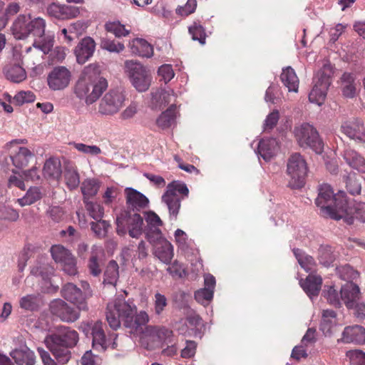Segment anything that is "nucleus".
I'll return each instance as SVG.
<instances>
[{
    "mask_svg": "<svg viewBox=\"0 0 365 365\" xmlns=\"http://www.w3.org/2000/svg\"><path fill=\"white\" fill-rule=\"evenodd\" d=\"M70 244L76 251L78 257L85 258L88 245L82 239L81 235L77 232L71 226H70Z\"/></svg>",
    "mask_w": 365,
    "mask_h": 365,
    "instance_id": "30",
    "label": "nucleus"
},
{
    "mask_svg": "<svg viewBox=\"0 0 365 365\" xmlns=\"http://www.w3.org/2000/svg\"><path fill=\"white\" fill-rule=\"evenodd\" d=\"M359 294V286L351 282H346L340 289L341 299L344 302L347 309L352 308Z\"/></svg>",
    "mask_w": 365,
    "mask_h": 365,
    "instance_id": "21",
    "label": "nucleus"
},
{
    "mask_svg": "<svg viewBox=\"0 0 365 365\" xmlns=\"http://www.w3.org/2000/svg\"><path fill=\"white\" fill-rule=\"evenodd\" d=\"M294 136L302 148L309 147L316 153H320L323 150V143L319 138L317 130L309 123H302L295 127Z\"/></svg>",
    "mask_w": 365,
    "mask_h": 365,
    "instance_id": "11",
    "label": "nucleus"
},
{
    "mask_svg": "<svg viewBox=\"0 0 365 365\" xmlns=\"http://www.w3.org/2000/svg\"><path fill=\"white\" fill-rule=\"evenodd\" d=\"M105 29L108 32L114 34L115 36L118 38L126 36L130 34V31L126 29L125 26L119 21H108L106 23Z\"/></svg>",
    "mask_w": 365,
    "mask_h": 365,
    "instance_id": "45",
    "label": "nucleus"
},
{
    "mask_svg": "<svg viewBox=\"0 0 365 365\" xmlns=\"http://www.w3.org/2000/svg\"><path fill=\"white\" fill-rule=\"evenodd\" d=\"M315 203L320 207L322 216L336 220L343 219L348 225L354 223V218L347 215L348 202L344 193L334 194L329 185L324 184L319 187Z\"/></svg>",
    "mask_w": 365,
    "mask_h": 365,
    "instance_id": "2",
    "label": "nucleus"
},
{
    "mask_svg": "<svg viewBox=\"0 0 365 365\" xmlns=\"http://www.w3.org/2000/svg\"><path fill=\"white\" fill-rule=\"evenodd\" d=\"M307 164L298 153L292 154L287 163V174L289 176L288 187L291 189L302 188L305 184Z\"/></svg>",
    "mask_w": 365,
    "mask_h": 365,
    "instance_id": "8",
    "label": "nucleus"
},
{
    "mask_svg": "<svg viewBox=\"0 0 365 365\" xmlns=\"http://www.w3.org/2000/svg\"><path fill=\"white\" fill-rule=\"evenodd\" d=\"M322 284L321 276L316 274H309L304 281L300 282L301 287L311 299L318 296Z\"/></svg>",
    "mask_w": 365,
    "mask_h": 365,
    "instance_id": "22",
    "label": "nucleus"
},
{
    "mask_svg": "<svg viewBox=\"0 0 365 365\" xmlns=\"http://www.w3.org/2000/svg\"><path fill=\"white\" fill-rule=\"evenodd\" d=\"M329 86L314 81V86L309 94V100L310 102L316 103L319 106L324 103Z\"/></svg>",
    "mask_w": 365,
    "mask_h": 365,
    "instance_id": "33",
    "label": "nucleus"
},
{
    "mask_svg": "<svg viewBox=\"0 0 365 365\" xmlns=\"http://www.w3.org/2000/svg\"><path fill=\"white\" fill-rule=\"evenodd\" d=\"M343 158L350 167L365 174V159L356 150L346 148L344 150Z\"/></svg>",
    "mask_w": 365,
    "mask_h": 365,
    "instance_id": "26",
    "label": "nucleus"
},
{
    "mask_svg": "<svg viewBox=\"0 0 365 365\" xmlns=\"http://www.w3.org/2000/svg\"><path fill=\"white\" fill-rule=\"evenodd\" d=\"M279 118V113L278 110H275L270 113L266 118L264 123V130H272L276 125Z\"/></svg>",
    "mask_w": 365,
    "mask_h": 365,
    "instance_id": "63",
    "label": "nucleus"
},
{
    "mask_svg": "<svg viewBox=\"0 0 365 365\" xmlns=\"http://www.w3.org/2000/svg\"><path fill=\"white\" fill-rule=\"evenodd\" d=\"M318 259L324 267L330 266L335 260V255L330 246L322 245L318 250Z\"/></svg>",
    "mask_w": 365,
    "mask_h": 365,
    "instance_id": "42",
    "label": "nucleus"
},
{
    "mask_svg": "<svg viewBox=\"0 0 365 365\" xmlns=\"http://www.w3.org/2000/svg\"><path fill=\"white\" fill-rule=\"evenodd\" d=\"M118 264L115 260H110L106 269L104 272V280L105 284H109L115 285L118 277Z\"/></svg>",
    "mask_w": 365,
    "mask_h": 365,
    "instance_id": "40",
    "label": "nucleus"
},
{
    "mask_svg": "<svg viewBox=\"0 0 365 365\" xmlns=\"http://www.w3.org/2000/svg\"><path fill=\"white\" fill-rule=\"evenodd\" d=\"M84 203L86 210L93 219L95 220L102 219L104 209L100 204L88 201V200H84Z\"/></svg>",
    "mask_w": 365,
    "mask_h": 365,
    "instance_id": "49",
    "label": "nucleus"
},
{
    "mask_svg": "<svg viewBox=\"0 0 365 365\" xmlns=\"http://www.w3.org/2000/svg\"><path fill=\"white\" fill-rule=\"evenodd\" d=\"M33 155V153L27 148L19 147L15 154L10 155V159L16 168H21L28 165Z\"/></svg>",
    "mask_w": 365,
    "mask_h": 365,
    "instance_id": "35",
    "label": "nucleus"
},
{
    "mask_svg": "<svg viewBox=\"0 0 365 365\" xmlns=\"http://www.w3.org/2000/svg\"><path fill=\"white\" fill-rule=\"evenodd\" d=\"M95 50L96 43L91 37L86 36L82 38L73 51L77 63L84 64L93 56Z\"/></svg>",
    "mask_w": 365,
    "mask_h": 365,
    "instance_id": "16",
    "label": "nucleus"
},
{
    "mask_svg": "<svg viewBox=\"0 0 365 365\" xmlns=\"http://www.w3.org/2000/svg\"><path fill=\"white\" fill-rule=\"evenodd\" d=\"M39 294H28L20 299L19 306L24 309L33 311L37 309L39 305Z\"/></svg>",
    "mask_w": 365,
    "mask_h": 365,
    "instance_id": "46",
    "label": "nucleus"
},
{
    "mask_svg": "<svg viewBox=\"0 0 365 365\" xmlns=\"http://www.w3.org/2000/svg\"><path fill=\"white\" fill-rule=\"evenodd\" d=\"M6 77L14 83H20L26 79L25 70L19 65H12L4 69Z\"/></svg>",
    "mask_w": 365,
    "mask_h": 365,
    "instance_id": "38",
    "label": "nucleus"
},
{
    "mask_svg": "<svg viewBox=\"0 0 365 365\" xmlns=\"http://www.w3.org/2000/svg\"><path fill=\"white\" fill-rule=\"evenodd\" d=\"M148 321H123L128 331L141 338L150 336L168 345L173 342V331L165 327H156L147 325Z\"/></svg>",
    "mask_w": 365,
    "mask_h": 365,
    "instance_id": "3",
    "label": "nucleus"
},
{
    "mask_svg": "<svg viewBox=\"0 0 365 365\" xmlns=\"http://www.w3.org/2000/svg\"><path fill=\"white\" fill-rule=\"evenodd\" d=\"M158 73L165 83L170 81L175 76L172 66L168 64L161 66L158 68Z\"/></svg>",
    "mask_w": 365,
    "mask_h": 365,
    "instance_id": "64",
    "label": "nucleus"
},
{
    "mask_svg": "<svg viewBox=\"0 0 365 365\" xmlns=\"http://www.w3.org/2000/svg\"><path fill=\"white\" fill-rule=\"evenodd\" d=\"M93 348L98 351H105L108 344L102 321H96L92 327Z\"/></svg>",
    "mask_w": 365,
    "mask_h": 365,
    "instance_id": "23",
    "label": "nucleus"
},
{
    "mask_svg": "<svg viewBox=\"0 0 365 365\" xmlns=\"http://www.w3.org/2000/svg\"><path fill=\"white\" fill-rule=\"evenodd\" d=\"M293 253L302 268L306 272H312L315 269L317 263L313 257L305 254L298 248L293 249Z\"/></svg>",
    "mask_w": 365,
    "mask_h": 365,
    "instance_id": "36",
    "label": "nucleus"
},
{
    "mask_svg": "<svg viewBox=\"0 0 365 365\" xmlns=\"http://www.w3.org/2000/svg\"><path fill=\"white\" fill-rule=\"evenodd\" d=\"M46 22L42 18L32 19L30 16V22L28 26V39L32 41V45L47 54L53 46V40L49 36H45Z\"/></svg>",
    "mask_w": 365,
    "mask_h": 365,
    "instance_id": "6",
    "label": "nucleus"
},
{
    "mask_svg": "<svg viewBox=\"0 0 365 365\" xmlns=\"http://www.w3.org/2000/svg\"><path fill=\"white\" fill-rule=\"evenodd\" d=\"M19 217V212L13 207L2 205H0V219L9 222H16Z\"/></svg>",
    "mask_w": 365,
    "mask_h": 365,
    "instance_id": "54",
    "label": "nucleus"
},
{
    "mask_svg": "<svg viewBox=\"0 0 365 365\" xmlns=\"http://www.w3.org/2000/svg\"><path fill=\"white\" fill-rule=\"evenodd\" d=\"M345 182L346 190L351 195H355L360 194L361 190V182L354 175L346 176Z\"/></svg>",
    "mask_w": 365,
    "mask_h": 365,
    "instance_id": "55",
    "label": "nucleus"
},
{
    "mask_svg": "<svg viewBox=\"0 0 365 365\" xmlns=\"http://www.w3.org/2000/svg\"><path fill=\"white\" fill-rule=\"evenodd\" d=\"M138 45L137 46V48L140 56L146 58H150L153 56V48L145 40H138Z\"/></svg>",
    "mask_w": 365,
    "mask_h": 365,
    "instance_id": "61",
    "label": "nucleus"
},
{
    "mask_svg": "<svg viewBox=\"0 0 365 365\" xmlns=\"http://www.w3.org/2000/svg\"><path fill=\"white\" fill-rule=\"evenodd\" d=\"M341 341L344 343L364 344L365 329L359 325L346 327L342 333Z\"/></svg>",
    "mask_w": 365,
    "mask_h": 365,
    "instance_id": "20",
    "label": "nucleus"
},
{
    "mask_svg": "<svg viewBox=\"0 0 365 365\" xmlns=\"http://www.w3.org/2000/svg\"><path fill=\"white\" fill-rule=\"evenodd\" d=\"M125 95L121 88L110 89L101 99L98 113L103 115H113L123 106Z\"/></svg>",
    "mask_w": 365,
    "mask_h": 365,
    "instance_id": "12",
    "label": "nucleus"
},
{
    "mask_svg": "<svg viewBox=\"0 0 365 365\" xmlns=\"http://www.w3.org/2000/svg\"><path fill=\"white\" fill-rule=\"evenodd\" d=\"M145 220L147 223L145 228H159L163 225V222L159 216L153 211L145 212Z\"/></svg>",
    "mask_w": 365,
    "mask_h": 365,
    "instance_id": "60",
    "label": "nucleus"
},
{
    "mask_svg": "<svg viewBox=\"0 0 365 365\" xmlns=\"http://www.w3.org/2000/svg\"><path fill=\"white\" fill-rule=\"evenodd\" d=\"M50 309L54 316L61 319L63 318L65 314L68 312L67 304L60 299H57L51 302L50 304Z\"/></svg>",
    "mask_w": 365,
    "mask_h": 365,
    "instance_id": "51",
    "label": "nucleus"
},
{
    "mask_svg": "<svg viewBox=\"0 0 365 365\" xmlns=\"http://www.w3.org/2000/svg\"><path fill=\"white\" fill-rule=\"evenodd\" d=\"M108 86L107 80L101 75L100 66L97 63H90L81 72L75 85L74 93L90 106L100 98Z\"/></svg>",
    "mask_w": 365,
    "mask_h": 365,
    "instance_id": "1",
    "label": "nucleus"
},
{
    "mask_svg": "<svg viewBox=\"0 0 365 365\" xmlns=\"http://www.w3.org/2000/svg\"><path fill=\"white\" fill-rule=\"evenodd\" d=\"M196 7V0H187L185 6H179L176 9V13L182 16H187L193 13Z\"/></svg>",
    "mask_w": 365,
    "mask_h": 365,
    "instance_id": "62",
    "label": "nucleus"
},
{
    "mask_svg": "<svg viewBox=\"0 0 365 365\" xmlns=\"http://www.w3.org/2000/svg\"><path fill=\"white\" fill-rule=\"evenodd\" d=\"M280 78L284 86L288 88L289 92L298 91L299 79L292 68L289 66L284 69Z\"/></svg>",
    "mask_w": 365,
    "mask_h": 365,
    "instance_id": "34",
    "label": "nucleus"
},
{
    "mask_svg": "<svg viewBox=\"0 0 365 365\" xmlns=\"http://www.w3.org/2000/svg\"><path fill=\"white\" fill-rule=\"evenodd\" d=\"M47 82L53 91L63 90L68 85V69L65 66H56L48 73Z\"/></svg>",
    "mask_w": 365,
    "mask_h": 365,
    "instance_id": "15",
    "label": "nucleus"
},
{
    "mask_svg": "<svg viewBox=\"0 0 365 365\" xmlns=\"http://www.w3.org/2000/svg\"><path fill=\"white\" fill-rule=\"evenodd\" d=\"M45 342L57 361L66 364L68 361V337L53 334L46 337Z\"/></svg>",
    "mask_w": 365,
    "mask_h": 365,
    "instance_id": "13",
    "label": "nucleus"
},
{
    "mask_svg": "<svg viewBox=\"0 0 365 365\" xmlns=\"http://www.w3.org/2000/svg\"><path fill=\"white\" fill-rule=\"evenodd\" d=\"M145 237L150 244L155 247L160 244L162 240H166L162 235L160 228H145L144 230Z\"/></svg>",
    "mask_w": 365,
    "mask_h": 365,
    "instance_id": "57",
    "label": "nucleus"
},
{
    "mask_svg": "<svg viewBox=\"0 0 365 365\" xmlns=\"http://www.w3.org/2000/svg\"><path fill=\"white\" fill-rule=\"evenodd\" d=\"M43 196L42 188L37 186L30 187L25 195L16 200V202L21 206L31 205L40 200Z\"/></svg>",
    "mask_w": 365,
    "mask_h": 365,
    "instance_id": "29",
    "label": "nucleus"
},
{
    "mask_svg": "<svg viewBox=\"0 0 365 365\" xmlns=\"http://www.w3.org/2000/svg\"><path fill=\"white\" fill-rule=\"evenodd\" d=\"M322 296L330 304L334 306L340 304V297L334 286L324 285V289L322 290Z\"/></svg>",
    "mask_w": 365,
    "mask_h": 365,
    "instance_id": "50",
    "label": "nucleus"
},
{
    "mask_svg": "<svg viewBox=\"0 0 365 365\" xmlns=\"http://www.w3.org/2000/svg\"><path fill=\"white\" fill-rule=\"evenodd\" d=\"M153 98L159 105L166 106L175 100V96L172 89H161L153 93Z\"/></svg>",
    "mask_w": 365,
    "mask_h": 365,
    "instance_id": "43",
    "label": "nucleus"
},
{
    "mask_svg": "<svg viewBox=\"0 0 365 365\" xmlns=\"http://www.w3.org/2000/svg\"><path fill=\"white\" fill-rule=\"evenodd\" d=\"M346 356L353 365H365V352L361 350H350L346 352Z\"/></svg>",
    "mask_w": 365,
    "mask_h": 365,
    "instance_id": "59",
    "label": "nucleus"
},
{
    "mask_svg": "<svg viewBox=\"0 0 365 365\" xmlns=\"http://www.w3.org/2000/svg\"><path fill=\"white\" fill-rule=\"evenodd\" d=\"M126 195V204L133 211H140L148 207L149 200L145 195L132 187L125 190Z\"/></svg>",
    "mask_w": 365,
    "mask_h": 365,
    "instance_id": "18",
    "label": "nucleus"
},
{
    "mask_svg": "<svg viewBox=\"0 0 365 365\" xmlns=\"http://www.w3.org/2000/svg\"><path fill=\"white\" fill-rule=\"evenodd\" d=\"M278 149V143L275 138L262 139L257 147V153L265 161H269L275 155Z\"/></svg>",
    "mask_w": 365,
    "mask_h": 365,
    "instance_id": "24",
    "label": "nucleus"
},
{
    "mask_svg": "<svg viewBox=\"0 0 365 365\" xmlns=\"http://www.w3.org/2000/svg\"><path fill=\"white\" fill-rule=\"evenodd\" d=\"M154 248V255L156 257L165 264L170 263L174 253L173 247L169 241L162 240L160 244L156 245Z\"/></svg>",
    "mask_w": 365,
    "mask_h": 365,
    "instance_id": "28",
    "label": "nucleus"
},
{
    "mask_svg": "<svg viewBox=\"0 0 365 365\" xmlns=\"http://www.w3.org/2000/svg\"><path fill=\"white\" fill-rule=\"evenodd\" d=\"M101 46L103 50H106L112 53H120L125 49L123 43L108 38H103L101 42Z\"/></svg>",
    "mask_w": 365,
    "mask_h": 365,
    "instance_id": "53",
    "label": "nucleus"
},
{
    "mask_svg": "<svg viewBox=\"0 0 365 365\" xmlns=\"http://www.w3.org/2000/svg\"><path fill=\"white\" fill-rule=\"evenodd\" d=\"M148 319V314L141 311L137 313L136 306L131 302L117 297L107 305L106 319Z\"/></svg>",
    "mask_w": 365,
    "mask_h": 365,
    "instance_id": "4",
    "label": "nucleus"
},
{
    "mask_svg": "<svg viewBox=\"0 0 365 365\" xmlns=\"http://www.w3.org/2000/svg\"><path fill=\"white\" fill-rule=\"evenodd\" d=\"M101 252L97 246L93 245L91 250V255L88 260V268L91 274L93 277H98L101 274L102 269L98 259V253Z\"/></svg>",
    "mask_w": 365,
    "mask_h": 365,
    "instance_id": "39",
    "label": "nucleus"
},
{
    "mask_svg": "<svg viewBox=\"0 0 365 365\" xmlns=\"http://www.w3.org/2000/svg\"><path fill=\"white\" fill-rule=\"evenodd\" d=\"M62 174L61 163L58 158H50L43 168V175L48 180H58Z\"/></svg>",
    "mask_w": 365,
    "mask_h": 365,
    "instance_id": "25",
    "label": "nucleus"
},
{
    "mask_svg": "<svg viewBox=\"0 0 365 365\" xmlns=\"http://www.w3.org/2000/svg\"><path fill=\"white\" fill-rule=\"evenodd\" d=\"M341 133L349 139L365 143V124L360 118H353L342 123Z\"/></svg>",
    "mask_w": 365,
    "mask_h": 365,
    "instance_id": "14",
    "label": "nucleus"
},
{
    "mask_svg": "<svg viewBox=\"0 0 365 365\" xmlns=\"http://www.w3.org/2000/svg\"><path fill=\"white\" fill-rule=\"evenodd\" d=\"M91 295L89 284L81 281L78 285L70 283V319H78L81 312L87 309L86 299Z\"/></svg>",
    "mask_w": 365,
    "mask_h": 365,
    "instance_id": "10",
    "label": "nucleus"
},
{
    "mask_svg": "<svg viewBox=\"0 0 365 365\" xmlns=\"http://www.w3.org/2000/svg\"><path fill=\"white\" fill-rule=\"evenodd\" d=\"M35 98V95L31 91H20L14 96L11 103L16 106H21L24 103L34 102Z\"/></svg>",
    "mask_w": 365,
    "mask_h": 365,
    "instance_id": "58",
    "label": "nucleus"
},
{
    "mask_svg": "<svg viewBox=\"0 0 365 365\" xmlns=\"http://www.w3.org/2000/svg\"><path fill=\"white\" fill-rule=\"evenodd\" d=\"M334 75V68L329 62H325L322 67L318 71L315 81L326 84L327 86H330L331 83V78Z\"/></svg>",
    "mask_w": 365,
    "mask_h": 365,
    "instance_id": "37",
    "label": "nucleus"
},
{
    "mask_svg": "<svg viewBox=\"0 0 365 365\" xmlns=\"http://www.w3.org/2000/svg\"><path fill=\"white\" fill-rule=\"evenodd\" d=\"M340 90L344 98H354L359 91V82L356 81V75L345 72L340 78Z\"/></svg>",
    "mask_w": 365,
    "mask_h": 365,
    "instance_id": "17",
    "label": "nucleus"
},
{
    "mask_svg": "<svg viewBox=\"0 0 365 365\" xmlns=\"http://www.w3.org/2000/svg\"><path fill=\"white\" fill-rule=\"evenodd\" d=\"M337 274L339 277L343 279L348 281L356 279L359 277V272L355 270L349 264H345L336 268Z\"/></svg>",
    "mask_w": 365,
    "mask_h": 365,
    "instance_id": "48",
    "label": "nucleus"
},
{
    "mask_svg": "<svg viewBox=\"0 0 365 365\" xmlns=\"http://www.w3.org/2000/svg\"><path fill=\"white\" fill-rule=\"evenodd\" d=\"M187 185L180 181H173L167 185L162 201L167 205L170 217L176 220L181 206V200L188 195Z\"/></svg>",
    "mask_w": 365,
    "mask_h": 365,
    "instance_id": "7",
    "label": "nucleus"
},
{
    "mask_svg": "<svg viewBox=\"0 0 365 365\" xmlns=\"http://www.w3.org/2000/svg\"><path fill=\"white\" fill-rule=\"evenodd\" d=\"M49 16L57 19L65 20L68 19V7L58 3L50 4L47 9Z\"/></svg>",
    "mask_w": 365,
    "mask_h": 365,
    "instance_id": "41",
    "label": "nucleus"
},
{
    "mask_svg": "<svg viewBox=\"0 0 365 365\" xmlns=\"http://www.w3.org/2000/svg\"><path fill=\"white\" fill-rule=\"evenodd\" d=\"M92 231L98 237H104L108 232L110 227L108 222L103 220L102 219L96 220V222H92L91 223Z\"/></svg>",
    "mask_w": 365,
    "mask_h": 365,
    "instance_id": "56",
    "label": "nucleus"
},
{
    "mask_svg": "<svg viewBox=\"0 0 365 365\" xmlns=\"http://www.w3.org/2000/svg\"><path fill=\"white\" fill-rule=\"evenodd\" d=\"M53 271V267L45 260L41 258L32 267L31 274L36 277H41L43 280L47 281Z\"/></svg>",
    "mask_w": 365,
    "mask_h": 365,
    "instance_id": "31",
    "label": "nucleus"
},
{
    "mask_svg": "<svg viewBox=\"0 0 365 365\" xmlns=\"http://www.w3.org/2000/svg\"><path fill=\"white\" fill-rule=\"evenodd\" d=\"M176 122V106L172 104L157 119V125L162 129H166L175 125Z\"/></svg>",
    "mask_w": 365,
    "mask_h": 365,
    "instance_id": "32",
    "label": "nucleus"
},
{
    "mask_svg": "<svg viewBox=\"0 0 365 365\" xmlns=\"http://www.w3.org/2000/svg\"><path fill=\"white\" fill-rule=\"evenodd\" d=\"M215 278L211 274H206L204 279V288L195 292V299L202 304H207L213 298L215 287Z\"/></svg>",
    "mask_w": 365,
    "mask_h": 365,
    "instance_id": "19",
    "label": "nucleus"
},
{
    "mask_svg": "<svg viewBox=\"0 0 365 365\" xmlns=\"http://www.w3.org/2000/svg\"><path fill=\"white\" fill-rule=\"evenodd\" d=\"M189 34L193 41H198L201 45L205 44L206 34L204 28L199 23L194 22L188 28Z\"/></svg>",
    "mask_w": 365,
    "mask_h": 365,
    "instance_id": "47",
    "label": "nucleus"
},
{
    "mask_svg": "<svg viewBox=\"0 0 365 365\" xmlns=\"http://www.w3.org/2000/svg\"><path fill=\"white\" fill-rule=\"evenodd\" d=\"M51 253L56 262L63 264L64 266L67 265L68 251L63 246L60 245H53L51 247Z\"/></svg>",
    "mask_w": 365,
    "mask_h": 365,
    "instance_id": "44",
    "label": "nucleus"
},
{
    "mask_svg": "<svg viewBox=\"0 0 365 365\" xmlns=\"http://www.w3.org/2000/svg\"><path fill=\"white\" fill-rule=\"evenodd\" d=\"M116 225L119 235H125L128 232L130 237L138 238L143 233V219L138 212L122 211L116 218Z\"/></svg>",
    "mask_w": 365,
    "mask_h": 365,
    "instance_id": "9",
    "label": "nucleus"
},
{
    "mask_svg": "<svg viewBox=\"0 0 365 365\" xmlns=\"http://www.w3.org/2000/svg\"><path fill=\"white\" fill-rule=\"evenodd\" d=\"M30 22V14L19 15L14 21L11 31L16 39H28V26Z\"/></svg>",
    "mask_w": 365,
    "mask_h": 365,
    "instance_id": "27",
    "label": "nucleus"
},
{
    "mask_svg": "<svg viewBox=\"0 0 365 365\" xmlns=\"http://www.w3.org/2000/svg\"><path fill=\"white\" fill-rule=\"evenodd\" d=\"M125 72L132 86L138 92H145L149 89L152 75L150 70L142 63L134 60H127L125 61Z\"/></svg>",
    "mask_w": 365,
    "mask_h": 365,
    "instance_id": "5",
    "label": "nucleus"
},
{
    "mask_svg": "<svg viewBox=\"0 0 365 365\" xmlns=\"http://www.w3.org/2000/svg\"><path fill=\"white\" fill-rule=\"evenodd\" d=\"M99 189V184L95 180H86L82 183L81 191L84 196V200H88L89 197L97 194Z\"/></svg>",
    "mask_w": 365,
    "mask_h": 365,
    "instance_id": "52",
    "label": "nucleus"
}]
</instances>
